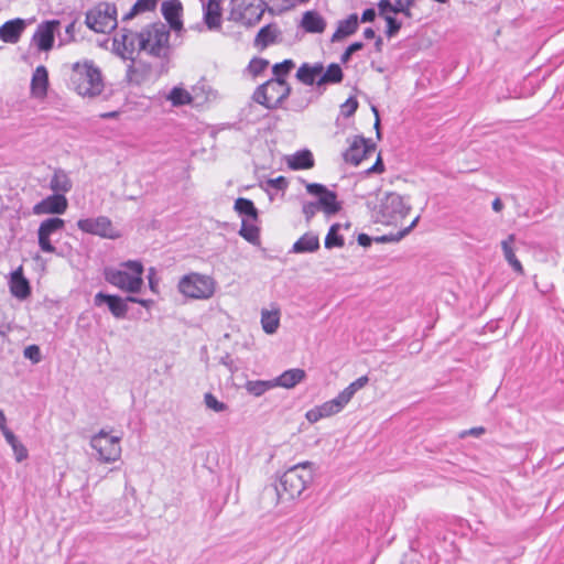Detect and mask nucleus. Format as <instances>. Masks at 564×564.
<instances>
[{"label": "nucleus", "mask_w": 564, "mask_h": 564, "mask_svg": "<svg viewBox=\"0 0 564 564\" xmlns=\"http://www.w3.org/2000/svg\"><path fill=\"white\" fill-rule=\"evenodd\" d=\"M169 40L170 29L164 23H153L139 33L122 29L120 39H115V43L121 44L130 55L138 52L161 58L166 57L170 52Z\"/></svg>", "instance_id": "obj_1"}, {"label": "nucleus", "mask_w": 564, "mask_h": 564, "mask_svg": "<svg viewBox=\"0 0 564 564\" xmlns=\"http://www.w3.org/2000/svg\"><path fill=\"white\" fill-rule=\"evenodd\" d=\"M313 463L304 462L289 468L280 478V486L267 488L264 494L275 495L278 501L284 499H294L302 495L307 486L313 481Z\"/></svg>", "instance_id": "obj_2"}, {"label": "nucleus", "mask_w": 564, "mask_h": 564, "mask_svg": "<svg viewBox=\"0 0 564 564\" xmlns=\"http://www.w3.org/2000/svg\"><path fill=\"white\" fill-rule=\"evenodd\" d=\"M70 82L78 95L88 98L99 96L105 86L100 69L87 59L73 64Z\"/></svg>", "instance_id": "obj_3"}, {"label": "nucleus", "mask_w": 564, "mask_h": 564, "mask_svg": "<svg viewBox=\"0 0 564 564\" xmlns=\"http://www.w3.org/2000/svg\"><path fill=\"white\" fill-rule=\"evenodd\" d=\"M122 267L128 269H106L105 270V279L112 285L130 292L135 293L140 291L143 285L142 273L143 265L140 261H127L122 263Z\"/></svg>", "instance_id": "obj_4"}, {"label": "nucleus", "mask_w": 564, "mask_h": 564, "mask_svg": "<svg viewBox=\"0 0 564 564\" xmlns=\"http://www.w3.org/2000/svg\"><path fill=\"white\" fill-rule=\"evenodd\" d=\"M177 288L186 297L207 300L214 295L216 282L209 275L192 272L180 280Z\"/></svg>", "instance_id": "obj_5"}, {"label": "nucleus", "mask_w": 564, "mask_h": 564, "mask_svg": "<svg viewBox=\"0 0 564 564\" xmlns=\"http://www.w3.org/2000/svg\"><path fill=\"white\" fill-rule=\"evenodd\" d=\"M291 94L286 80L269 79L253 93V100L268 109L278 108Z\"/></svg>", "instance_id": "obj_6"}, {"label": "nucleus", "mask_w": 564, "mask_h": 564, "mask_svg": "<svg viewBox=\"0 0 564 564\" xmlns=\"http://www.w3.org/2000/svg\"><path fill=\"white\" fill-rule=\"evenodd\" d=\"M86 25L96 33H108L117 26V8L113 3L100 2L87 11Z\"/></svg>", "instance_id": "obj_7"}, {"label": "nucleus", "mask_w": 564, "mask_h": 564, "mask_svg": "<svg viewBox=\"0 0 564 564\" xmlns=\"http://www.w3.org/2000/svg\"><path fill=\"white\" fill-rule=\"evenodd\" d=\"M120 440V436L109 435L101 430L90 438V446L96 451L99 462L113 463L121 457Z\"/></svg>", "instance_id": "obj_8"}, {"label": "nucleus", "mask_w": 564, "mask_h": 564, "mask_svg": "<svg viewBox=\"0 0 564 564\" xmlns=\"http://www.w3.org/2000/svg\"><path fill=\"white\" fill-rule=\"evenodd\" d=\"M265 6L263 0H231L230 18L245 25H253L261 20Z\"/></svg>", "instance_id": "obj_9"}, {"label": "nucleus", "mask_w": 564, "mask_h": 564, "mask_svg": "<svg viewBox=\"0 0 564 564\" xmlns=\"http://www.w3.org/2000/svg\"><path fill=\"white\" fill-rule=\"evenodd\" d=\"M379 207L377 212V220L389 224L397 217H405L410 210V206L404 202L403 197L397 193H384L379 198Z\"/></svg>", "instance_id": "obj_10"}, {"label": "nucleus", "mask_w": 564, "mask_h": 564, "mask_svg": "<svg viewBox=\"0 0 564 564\" xmlns=\"http://www.w3.org/2000/svg\"><path fill=\"white\" fill-rule=\"evenodd\" d=\"M77 227L84 232L106 239H118L121 237L120 231L113 227L112 221L106 216L79 219Z\"/></svg>", "instance_id": "obj_11"}, {"label": "nucleus", "mask_w": 564, "mask_h": 564, "mask_svg": "<svg viewBox=\"0 0 564 564\" xmlns=\"http://www.w3.org/2000/svg\"><path fill=\"white\" fill-rule=\"evenodd\" d=\"M308 194L317 197L315 202L326 215H335L341 209V204L337 200L335 192L318 183H305Z\"/></svg>", "instance_id": "obj_12"}, {"label": "nucleus", "mask_w": 564, "mask_h": 564, "mask_svg": "<svg viewBox=\"0 0 564 564\" xmlns=\"http://www.w3.org/2000/svg\"><path fill=\"white\" fill-rule=\"evenodd\" d=\"M65 220L58 217L47 218L40 224L37 240L40 249L46 253H55L56 248L52 243V237L64 229Z\"/></svg>", "instance_id": "obj_13"}, {"label": "nucleus", "mask_w": 564, "mask_h": 564, "mask_svg": "<svg viewBox=\"0 0 564 564\" xmlns=\"http://www.w3.org/2000/svg\"><path fill=\"white\" fill-rule=\"evenodd\" d=\"M376 151L375 143L364 137H355L344 153V160L352 165H359L364 159Z\"/></svg>", "instance_id": "obj_14"}, {"label": "nucleus", "mask_w": 564, "mask_h": 564, "mask_svg": "<svg viewBox=\"0 0 564 564\" xmlns=\"http://www.w3.org/2000/svg\"><path fill=\"white\" fill-rule=\"evenodd\" d=\"M59 26V21L51 20L42 22L37 25L32 42L37 46L39 51L47 52L53 47L54 33Z\"/></svg>", "instance_id": "obj_15"}, {"label": "nucleus", "mask_w": 564, "mask_h": 564, "mask_svg": "<svg viewBox=\"0 0 564 564\" xmlns=\"http://www.w3.org/2000/svg\"><path fill=\"white\" fill-rule=\"evenodd\" d=\"M68 202L65 195L56 194L47 196L46 198L39 202L33 207V213L35 215H44V214H64L67 209Z\"/></svg>", "instance_id": "obj_16"}, {"label": "nucleus", "mask_w": 564, "mask_h": 564, "mask_svg": "<svg viewBox=\"0 0 564 564\" xmlns=\"http://www.w3.org/2000/svg\"><path fill=\"white\" fill-rule=\"evenodd\" d=\"M28 25V21L21 18H15L4 22L0 25V41L10 44L18 43Z\"/></svg>", "instance_id": "obj_17"}, {"label": "nucleus", "mask_w": 564, "mask_h": 564, "mask_svg": "<svg viewBox=\"0 0 564 564\" xmlns=\"http://www.w3.org/2000/svg\"><path fill=\"white\" fill-rule=\"evenodd\" d=\"M95 305L100 306L102 304H107L111 314L117 318H123L128 312V304L124 300L117 295H109L102 292H99L95 295L94 299Z\"/></svg>", "instance_id": "obj_18"}, {"label": "nucleus", "mask_w": 564, "mask_h": 564, "mask_svg": "<svg viewBox=\"0 0 564 564\" xmlns=\"http://www.w3.org/2000/svg\"><path fill=\"white\" fill-rule=\"evenodd\" d=\"M164 19L170 24V28L180 31L183 28L181 14L183 7L180 0H166L162 3L161 8Z\"/></svg>", "instance_id": "obj_19"}, {"label": "nucleus", "mask_w": 564, "mask_h": 564, "mask_svg": "<svg viewBox=\"0 0 564 564\" xmlns=\"http://www.w3.org/2000/svg\"><path fill=\"white\" fill-rule=\"evenodd\" d=\"M324 69V65L319 62L317 63H303L296 72V79L306 86H312L316 84L318 78L322 76Z\"/></svg>", "instance_id": "obj_20"}, {"label": "nucleus", "mask_w": 564, "mask_h": 564, "mask_svg": "<svg viewBox=\"0 0 564 564\" xmlns=\"http://www.w3.org/2000/svg\"><path fill=\"white\" fill-rule=\"evenodd\" d=\"M48 73L44 66H37L31 79V93L36 98H44L47 94Z\"/></svg>", "instance_id": "obj_21"}, {"label": "nucleus", "mask_w": 564, "mask_h": 564, "mask_svg": "<svg viewBox=\"0 0 564 564\" xmlns=\"http://www.w3.org/2000/svg\"><path fill=\"white\" fill-rule=\"evenodd\" d=\"M281 34L280 29L275 24L264 25L256 35L254 46L260 50H264L269 45L276 43Z\"/></svg>", "instance_id": "obj_22"}, {"label": "nucleus", "mask_w": 564, "mask_h": 564, "mask_svg": "<svg viewBox=\"0 0 564 564\" xmlns=\"http://www.w3.org/2000/svg\"><path fill=\"white\" fill-rule=\"evenodd\" d=\"M306 378V372L300 368L285 370L279 377L273 379L274 387L292 389Z\"/></svg>", "instance_id": "obj_23"}, {"label": "nucleus", "mask_w": 564, "mask_h": 564, "mask_svg": "<svg viewBox=\"0 0 564 564\" xmlns=\"http://www.w3.org/2000/svg\"><path fill=\"white\" fill-rule=\"evenodd\" d=\"M10 291L13 296L20 300L26 299L31 293L29 281L23 276L22 268L11 274Z\"/></svg>", "instance_id": "obj_24"}, {"label": "nucleus", "mask_w": 564, "mask_h": 564, "mask_svg": "<svg viewBox=\"0 0 564 564\" xmlns=\"http://www.w3.org/2000/svg\"><path fill=\"white\" fill-rule=\"evenodd\" d=\"M286 164L291 170H307L314 166V158L310 150H301L286 156Z\"/></svg>", "instance_id": "obj_25"}, {"label": "nucleus", "mask_w": 564, "mask_h": 564, "mask_svg": "<svg viewBox=\"0 0 564 564\" xmlns=\"http://www.w3.org/2000/svg\"><path fill=\"white\" fill-rule=\"evenodd\" d=\"M204 21L209 30L220 28L221 9L219 0H208L204 6Z\"/></svg>", "instance_id": "obj_26"}, {"label": "nucleus", "mask_w": 564, "mask_h": 564, "mask_svg": "<svg viewBox=\"0 0 564 564\" xmlns=\"http://www.w3.org/2000/svg\"><path fill=\"white\" fill-rule=\"evenodd\" d=\"M301 26L308 33H322L326 28V21L318 12L306 11L302 17Z\"/></svg>", "instance_id": "obj_27"}, {"label": "nucleus", "mask_w": 564, "mask_h": 564, "mask_svg": "<svg viewBox=\"0 0 564 564\" xmlns=\"http://www.w3.org/2000/svg\"><path fill=\"white\" fill-rule=\"evenodd\" d=\"M72 187L73 183L68 174L61 169L55 170L50 181V188L56 194L65 195Z\"/></svg>", "instance_id": "obj_28"}, {"label": "nucleus", "mask_w": 564, "mask_h": 564, "mask_svg": "<svg viewBox=\"0 0 564 564\" xmlns=\"http://www.w3.org/2000/svg\"><path fill=\"white\" fill-rule=\"evenodd\" d=\"M358 29V15L350 14L347 19L338 22V28L332 36V42L340 41L341 39L354 34Z\"/></svg>", "instance_id": "obj_29"}, {"label": "nucleus", "mask_w": 564, "mask_h": 564, "mask_svg": "<svg viewBox=\"0 0 564 564\" xmlns=\"http://www.w3.org/2000/svg\"><path fill=\"white\" fill-rule=\"evenodd\" d=\"M319 248L318 237L314 234L307 232L303 235L292 247L295 253L314 252Z\"/></svg>", "instance_id": "obj_30"}, {"label": "nucleus", "mask_w": 564, "mask_h": 564, "mask_svg": "<svg viewBox=\"0 0 564 564\" xmlns=\"http://www.w3.org/2000/svg\"><path fill=\"white\" fill-rule=\"evenodd\" d=\"M343 70L338 64H330L326 70L323 69L322 76L316 82L317 87L328 84H338L343 80Z\"/></svg>", "instance_id": "obj_31"}, {"label": "nucleus", "mask_w": 564, "mask_h": 564, "mask_svg": "<svg viewBox=\"0 0 564 564\" xmlns=\"http://www.w3.org/2000/svg\"><path fill=\"white\" fill-rule=\"evenodd\" d=\"M514 235H509L506 240L501 242L503 256L508 263L512 267V269L518 273H523V267L521 262L517 259L514 251H513V242H514Z\"/></svg>", "instance_id": "obj_32"}, {"label": "nucleus", "mask_w": 564, "mask_h": 564, "mask_svg": "<svg viewBox=\"0 0 564 564\" xmlns=\"http://www.w3.org/2000/svg\"><path fill=\"white\" fill-rule=\"evenodd\" d=\"M122 57L127 58V59H131V64L129 65L128 70H127L128 82L132 83V84H140L141 82H143L145 78V75L149 73V69L143 68L142 70H140L137 66L135 58L132 55L128 54L124 50L122 53Z\"/></svg>", "instance_id": "obj_33"}, {"label": "nucleus", "mask_w": 564, "mask_h": 564, "mask_svg": "<svg viewBox=\"0 0 564 564\" xmlns=\"http://www.w3.org/2000/svg\"><path fill=\"white\" fill-rule=\"evenodd\" d=\"M347 403V400L339 393L333 400H329L319 405V409L323 413V416L328 417L339 413L346 406Z\"/></svg>", "instance_id": "obj_34"}, {"label": "nucleus", "mask_w": 564, "mask_h": 564, "mask_svg": "<svg viewBox=\"0 0 564 564\" xmlns=\"http://www.w3.org/2000/svg\"><path fill=\"white\" fill-rule=\"evenodd\" d=\"M239 235L252 245H260L259 228L248 220H242Z\"/></svg>", "instance_id": "obj_35"}, {"label": "nucleus", "mask_w": 564, "mask_h": 564, "mask_svg": "<svg viewBox=\"0 0 564 564\" xmlns=\"http://www.w3.org/2000/svg\"><path fill=\"white\" fill-rule=\"evenodd\" d=\"M280 317L278 312L264 311L261 315V325L267 334H274L279 327Z\"/></svg>", "instance_id": "obj_36"}, {"label": "nucleus", "mask_w": 564, "mask_h": 564, "mask_svg": "<svg viewBox=\"0 0 564 564\" xmlns=\"http://www.w3.org/2000/svg\"><path fill=\"white\" fill-rule=\"evenodd\" d=\"M235 210L240 215H246L253 220L258 218V210L254 204L248 198H237L235 202Z\"/></svg>", "instance_id": "obj_37"}, {"label": "nucleus", "mask_w": 564, "mask_h": 564, "mask_svg": "<svg viewBox=\"0 0 564 564\" xmlns=\"http://www.w3.org/2000/svg\"><path fill=\"white\" fill-rule=\"evenodd\" d=\"M158 0H138L128 13L124 14L123 20H130L141 12L153 11L156 7Z\"/></svg>", "instance_id": "obj_38"}, {"label": "nucleus", "mask_w": 564, "mask_h": 564, "mask_svg": "<svg viewBox=\"0 0 564 564\" xmlns=\"http://www.w3.org/2000/svg\"><path fill=\"white\" fill-rule=\"evenodd\" d=\"M167 99L172 102L173 106L189 105L193 101L191 94L180 87H174L170 91Z\"/></svg>", "instance_id": "obj_39"}, {"label": "nucleus", "mask_w": 564, "mask_h": 564, "mask_svg": "<svg viewBox=\"0 0 564 564\" xmlns=\"http://www.w3.org/2000/svg\"><path fill=\"white\" fill-rule=\"evenodd\" d=\"M271 388H274L273 380H268V381L254 380V381H248L246 383V390L254 397L262 395L265 391H268Z\"/></svg>", "instance_id": "obj_40"}, {"label": "nucleus", "mask_w": 564, "mask_h": 564, "mask_svg": "<svg viewBox=\"0 0 564 564\" xmlns=\"http://www.w3.org/2000/svg\"><path fill=\"white\" fill-rule=\"evenodd\" d=\"M295 67V63L292 59H284L281 63H276L272 67L274 77L272 79L285 80L284 77Z\"/></svg>", "instance_id": "obj_41"}, {"label": "nucleus", "mask_w": 564, "mask_h": 564, "mask_svg": "<svg viewBox=\"0 0 564 564\" xmlns=\"http://www.w3.org/2000/svg\"><path fill=\"white\" fill-rule=\"evenodd\" d=\"M369 379L367 376H362L351 382L347 388H345L340 394L349 402L354 394L361 388H364L368 383Z\"/></svg>", "instance_id": "obj_42"}, {"label": "nucleus", "mask_w": 564, "mask_h": 564, "mask_svg": "<svg viewBox=\"0 0 564 564\" xmlns=\"http://www.w3.org/2000/svg\"><path fill=\"white\" fill-rule=\"evenodd\" d=\"M204 403L207 409L220 413L228 410V405L219 401L213 393L207 392L204 394Z\"/></svg>", "instance_id": "obj_43"}, {"label": "nucleus", "mask_w": 564, "mask_h": 564, "mask_svg": "<svg viewBox=\"0 0 564 564\" xmlns=\"http://www.w3.org/2000/svg\"><path fill=\"white\" fill-rule=\"evenodd\" d=\"M339 229V225L335 224L330 227L326 238H325V247L327 249L334 248V247H343L344 246V239L343 237L337 235V231Z\"/></svg>", "instance_id": "obj_44"}, {"label": "nucleus", "mask_w": 564, "mask_h": 564, "mask_svg": "<svg viewBox=\"0 0 564 564\" xmlns=\"http://www.w3.org/2000/svg\"><path fill=\"white\" fill-rule=\"evenodd\" d=\"M357 108V99L355 97H350L340 106V112L345 118H349L356 112Z\"/></svg>", "instance_id": "obj_45"}, {"label": "nucleus", "mask_w": 564, "mask_h": 564, "mask_svg": "<svg viewBox=\"0 0 564 564\" xmlns=\"http://www.w3.org/2000/svg\"><path fill=\"white\" fill-rule=\"evenodd\" d=\"M23 355L26 359L33 364H39L42 359L40 347L36 345H30L24 348Z\"/></svg>", "instance_id": "obj_46"}, {"label": "nucleus", "mask_w": 564, "mask_h": 564, "mask_svg": "<svg viewBox=\"0 0 564 564\" xmlns=\"http://www.w3.org/2000/svg\"><path fill=\"white\" fill-rule=\"evenodd\" d=\"M384 20L387 22V36L392 37L394 36L401 29V22H399L392 15H384Z\"/></svg>", "instance_id": "obj_47"}, {"label": "nucleus", "mask_w": 564, "mask_h": 564, "mask_svg": "<svg viewBox=\"0 0 564 564\" xmlns=\"http://www.w3.org/2000/svg\"><path fill=\"white\" fill-rule=\"evenodd\" d=\"M269 66V62L262 58H254L250 62V72L254 75L262 73Z\"/></svg>", "instance_id": "obj_48"}, {"label": "nucleus", "mask_w": 564, "mask_h": 564, "mask_svg": "<svg viewBox=\"0 0 564 564\" xmlns=\"http://www.w3.org/2000/svg\"><path fill=\"white\" fill-rule=\"evenodd\" d=\"M302 210L306 220L310 221L315 216V214L321 209L318 207V204H316L315 202H308L303 205Z\"/></svg>", "instance_id": "obj_49"}, {"label": "nucleus", "mask_w": 564, "mask_h": 564, "mask_svg": "<svg viewBox=\"0 0 564 564\" xmlns=\"http://www.w3.org/2000/svg\"><path fill=\"white\" fill-rule=\"evenodd\" d=\"M419 221V217H416L412 223L411 225L405 228L403 231L399 232L398 237L397 238H391L389 236H381V237H378L376 238L377 241H380V242H387V241H392V240H399L401 239L402 237H404L406 234H409L411 231V229L417 224Z\"/></svg>", "instance_id": "obj_50"}, {"label": "nucleus", "mask_w": 564, "mask_h": 564, "mask_svg": "<svg viewBox=\"0 0 564 564\" xmlns=\"http://www.w3.org/2000/svg\"><path fill=\"white\" fill-rule=\"evenodd\" d=\"M364 47V43L362 42H355L352 44H350L346 51L344 52V54L341 55L340 59L343 63H347L350 58V56L356 53L357 51L361 50Z\"/></svg>", "instance_id": "obj_51"}, {"label": "nucleus", "mask_w": 564, "mask_h": 564, "mask_svg": "<svg viewBox=\"0 0 564 564\" xmlns=\"http://www.w3.org/2000/svg\"><path fill=\"white\" fill-rule=\"evenodd\" d=\"M12 451L18 462H22L28 457V449L21 442H18L15 445H13Z\"/></svg>", "instance_id": "obj_52"}, {"label": "nucleus", "mask_w": 564, "mask_h": 564, "mask_svg": "<svg viewBox=\"0 0 564 564\" xmlns=\"http://www.w3.org/2000/svg\"><path fill=\"white\" fill-rule=\"evenodd\" d=\"M268 185L275 189H285L288 186V181L284 176H278L275 178H270L268 181Z\"/></svg>", "instance_id": "obj_53"}, {"label": "nucleus", "mask_w": 564, "mask_h": 564, "mask_svg": "<svg viewBox=\"0 0 564 564\" xmlns=\"http://www.w3.org/2000/svg\"><path fill=\"white\" fill-rule=\"evenodd\" d=\"M305 416H306L307 421L311 423H315L324 417L319 406H316V408L307 411Z\"/></svg>", "instance_id": "obj_54"}, {"label": "nucleus", "mask_w": 564, "mask_h": 564, "mask_svg": "<svg viewBox=\"0 0 564 564\" xmlns=\"http://www.w3.org/2000/svg\"><path fill=\"white\" fill-rule=\"evenodd\" d=\"M378 9L380 15H388V12H392V3L390 0H380L378 3Z\"/></svg>", "instance_id": "obj_55"}, {"label": "nucleus", "mask_w": 564, "mask_h": 564, "mask_svg": "<svg viewBox=\"0 0 564 564\" xmlns=\"http://www.w3.org/2000/svg\"><path fill=\"white\" fill-rule=\"evenodd\" d=\"M1 432H2L6 441L8 442V444H10L11 447L19 442L17 436L8 427H4V430H1Z\"/></svg>", "instance_id": "obj_56"}, {"label": "nucleus", "mask_w": 564, "mask_h": 564, "mask_svg": "<svg viewBox=\"0 0 564 564\" xmlns=\"http://www.w3.org/2000/svg\"><path fill=\"white\" fill-rule=\"evenodd\" d=\"M484 433H485V429L482 426H478V427H473V429L462 432L459 436L464 438L467 435L479 436Z\"/></svg>", "instance_id": "obj_57"}, {"label": "nucleus", "mask_w": 564, "mask_h": 564, "mask_svg": "<svg viewBox=\"0 0 564 564\" xmlns=\"http://www.w3.org/2000/svg\"><path fill=\"white\" fill-rule=\"evenodd\" d=\"M375 18H376L375 9H372V8L366 9L361 15V22H371L375 20Z\"/></svg>", "instance_id": "obj_58"}, {"label": "nucleus", "mask_w": 564, "mask_h": 564, "mask_svg": "<svg viewBox=\"0 0 564 564\" xmlns=\"http://www.w3.org/2000/svg\"><path fill=\"white\" fill-rule=\"evenodd\" d=\"M383 170H384V167H383V163L381 161V158L378 156L376 163L371 167H369L367 170V172L368 173H381V172H383Z\"/></svg>", "instance_id": "obj_59"}, {"label": "nucleus", "mask_w": 564, "mask_h": 564, "mask_svg": "<svg viewBox=\"0 0 564 564\" xmlns=\"http://www.w3.org/2000/svg\"><path fill=\"white\" fill-rule=\"evenodd\" d=\"M406 7L403 0H394V3H392V12L400 13L401 11H405Z\"/></svg>", "instance_id": "obj_60"}, {"label": "nucleus", "mask_w": 564, "mask_h": 564, "mask_svg": "<svg viewBox=\"0 0 564 564\" xmlns=\"http://www.w3.org/2000/svg\"><path fill=\"white\" fill-rule=\"evenodd\" d=\"M357 241L362 247H369L372 242V239L366 234H359Z\"/></svg>", "instance_id": "obj_61"}, {"label": "nucleus", "mask_w": 564, "mask_h": 564, "mask_svg": "<svg viewBox=\"0 0 564 564\" xmlns=\"http://www.w3.org/2000/svg\"><path fill=\"white\" fill-rule=\"evenodd\" d=\"M372 111H373V113H375V116H376L375 129L377 130V137H378V139H380L381 133H380V119H379V112H378V110H377V108H376V107H372Z\"/></svg>", "instance_id": "obj_62"}, {"label": "nucleus", "mask_w": 564, "mask_h": 564, "mask_svg": "<svg viewBox=\"0 0 564 564\" xmlns=\"http://www.w3.org/2000/svg\"><path fill=\"white\" fill-rule=\"evenodd\" d=\"M503 208V204L502 202L500 200V198H496L494 202H492V209L496 212V213H499L501 212Z\"/></svg>", "instance_id": "obj_63"}, {"label": "nucleus", "mask_w": 564, "mask_h": 564, "mask_svg": "<svg viewBox=\"0 0 564 564\" xmlns=\"http://www.w3.org/2000/svg\"><path fill=\"white\" fill-rule=\"evenodd\" d=\"M75 25L76 23L73 21L70 22L67 26H66V34L69 35V39H73L74 37V33H75Z\"/></svg>", "instance_id": "obj_64"}]
</instances>
